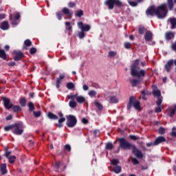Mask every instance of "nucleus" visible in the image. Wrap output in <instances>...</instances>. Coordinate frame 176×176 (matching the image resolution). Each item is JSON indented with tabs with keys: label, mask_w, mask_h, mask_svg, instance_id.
I'll use <instances>...</instances> for the list:
<instances>
[{
	"label": "nucleus",
	"mask_w": 176,
	"mask_h": 176,
	"mask_svg": "<svg viewBox=\"0 0 176 176\" xmlns=\"http://www.w3.org/2000/svg\"><path fill=\"white\" fill-rule=\"evenodd\" d=\"M140 60L136 59L131 65V76L138 78V80L131 79L130 83L132 87H137L139 83L144 82V78L146 75V72L144 69L140 70Z\"/></svg>",
	"instance_id": "nucleus-1"
},
{
	"label": "nucleus",
	"mask_w": 176,
	"mask_h": 176,
	"mask_svg": "<svg viewBox=\"0 0 176 176\" xmlns=\"http://www.w3.org/2000/svg\"><path fill=\"white\" fill-rule=\"evenodd\" d=\"M168 12V10H167V4L166 3L161 4L157 8L155 6H151L146 10V16H151V17L157 16V19H165Z\"/></svg>",
	"instance_id": "nucleus-2"
},
{
	"label": "nucleus",
	"mask_w": 176,
	"mask_h": 176,
	"mask_svg": "<svg viewBox=\"0 0 176 176\" xmlns=\"http://www.w3.org/2000/svg\"><path fill=\"white\" fill-rule=\"evenodd\" d=\"M118 142L120 146L118 147L119 149H124V151H130L132 148V153L137 157V159H142L144 157V154L142 151H141L135 144H131V143L129 142L124 138H120L118 140Z\"/></svg>",
	"instance_id": "nucleus-3"
},
{
	"label": "nucleus",
	"mask_w": 176,
	"mask_h": 176,
	"mask_svg": "<svg viewBox=\"0 0 176 176\" xmlns=\"http://www.w3.org/2000/svg\"><path fill=\"white\" fill-rule=\"evenodd\" d=\"M2 100L3 107L6 108V109L9 110L12 108L14 113H19V112H21V107L19 105H14L12 102H10V99L6 97H2Z\"/></svg>",
	"instance_id": "nucleus-4"
},
{
	"label": "nucleus",
	"mask_w": 176,
	"mask_h": 176,
	"mask_svg": "<svg viewBox=\"0 0 176 176\" xmlns=\"http://www.w3.org/2000/svg\"><path fill=\"white\" fill-rule=\"evenodd\" d=\"M104 5L107 6L109 10H113L114 8L120 9L124 6V4L120 0H106Z\"/></svg>",
	"instance_id": "nucleus-5"
},
{
	"label": "nucleus",
	"mask_w": 176,
	"mask_h": 176,
	"mask_svg": "<svg viewBox=\"0 0 176 176\" xmlns=\"http://www.w3.org/2000/svg\"><path fill=\"white\" fill-rule=\"evenodd\" d=\"M131 107H133L136 111H141V103L140 101L135 100L134 96H131L129 98V104L126 108L129 111H130L131 109Z\"/></svg>",
	"instance_id": "nucleus-6"
},
{
	"label": "nucleus",
	"mask_w": 176,
	"mask_h": 176,
	"mask_svg": "<svg viewBox=\"0 0 176 176\" xmlns=\"http://www.w3.org/2000/svg\"><path fill=\"white\" fill-rule=\"evenodd\" d=\"M12 132L13 134H15V135H21V134L24 133V125L23 124V122L14 124V128Z\"/></svg>",
	"instance_id": "nucleus-7"
},
{
	"label": "nucleus",
	"mask_w": 176,
	"mask_h": 176,
	"mask_svg": "<svg viewBox=\"0 0 176 176\" xmlns=\"http://www.w3.org/2000/svg\"><path fill=\"white\" fill-rule=\"evenodd\" d=\"M66 126H67V127L72 129V127H75V126H76V123H78V120L76 119V117H75V116H66Z\"/></svg>",
	"instance_id": "nucleus-8"
},
{
	"label": "nucleus",
	"mask_w": 176,
	"mask_h": 176,
	"mask_svg": "<svg viewBox=\"0 0 176 176\" xmlns=\"http://www.w3.org/2000/svg\"><path fill=\"white\" fill-rule=\"evenodd\" d=\"M66 166L63 164V162L56 161L54 166V171L56 173H63L66 168Z\"/></svg>",
	"instance_id": "nucleus-9"
},
{
	"label": "nucleus",
	"mask_w": 176,
	"mask_h": 176,
	"mask_svg": "<svg viewBox=\"0 0 176 176\" xmlns=\"http://www.w3.org/2000/svg\"><path fill=\"white\" fill-rule=\"evenodd\" d=\"M58 116L60 118L58 119V123L55 124L54 126L58 129H61V127H64V124L63 123L65 122V117H64V114L61 111L58 113Z\"/></svg>",
	"instance_id": "nucleus-10"
},
{
	"label": "nucleus",
	"mask_w": 176,
	"mask_h": 176,
	"mask_svg": "<svg viewBox=\"0 0 176 176\" xmlns=\"http://www.w3.org/2000/svg\"><path fill=\"white\" fill-rule=\"evenodd\" d=\"M12 56L14 61H20L24 57V54L21 51H14L12 52Z\"/></svg>",
	"instance_id": "nucleus-11"
},
{
	"label": "nucleus",
	"mask_w": 176,
	"mask_h": 176,
	"mask_svg": "<svg viewBox=\"0 0 176 176\" xmlns=\"http://www.w3.org/2000/svg\"><path fill=\"white\" fill-rule=\"evenodd\" d=\"M77 25L78 28L84 32H87L90 31V28H91L90 25H86V24L84 25L83 22L80 21V22H78Z\"/></svg>",
	"instance_id": "nucleus-12"
},
{
	"label": "nucleus",
	"mask_w": 176,
	"mask_h": 176,
	"mask_svg": "<svg viewBox=\"0 0 176 176\" xmlns=\"http://www.w3.org/2000/svg\"><path fill=\"white\" fill-rule=\"evenodd\" d=\"M20 17H21V15H20V12L16 13L14 16V18H13L12 15H10V20L11 21V24H12V25H17V24H19V21H17V20H19Z\"/></svg>",
	"instance_id": "nucleus-13"
},
{
	"label": "nucleus",
	"mask_w": 176,
	"mask_h": 176,
	"mask_svg": "<svg viewBox=\"0 0 176 176\" xmlns=\"http://www.w3.org/2000/svg\"><path fill=\"white\" fill-rule=\"evenodd\" d=\"M163 142H167V140H166V138L164 136H158L153 142V146H156L157 145H160V144H163Z\"/></svg>",
	"instance_id": "nucleus-14"
},
{
	"label": "nucleus",
	"mask_w": 176,
	"mask_h": 176,
	"mask_svg": "<svg viewBox=\"0 0 176 176\" xmlns=\"http://www.w3.org/2000/svg\"><path fill=\"white\" fill-rule=\"evenodd\" d=\"M153 39V33H152L151 30L146 31L144 34V40L146 41V42H152Z\"/></svg>",
	"instance_id": "nucleus-15"
},
{
	"label": "nucleus",
	"mask_w": 176,
	"mask_h": 176,
	"mask_svg": "<svg viewBox=\"0 0 176 176\" xmlns=\"http://www.w3.org/2000/svg\"><path fill=\"white\" fill-rule=\"evenodd\" d=\"M174 65V60L170 59L167 61L166 64L164 65V69L166 72H170L171 71V68L173 67V65Z\"/></svg>",
	"instance_id": "nucleus-16"
},
{
	"label": "nucleus",
	"mask_w": 176,
	"mask_h": 176,
	"mask_svg": "<svg viewBox=\"0 0 176 176\" xmlns=\"http://www.w3.org/2000/svg\"><path fill=\"white\" fill-rule=\"evenodd\" d=\"M62 12L65 16H69V19H72V14H74V12L70 11L67 8H63L62 10Z\"/></svg>",
	"instance_id": "nucleus-17"
},
{
	"label": "nucleus",
	"mask_w": 176,
	"mask_h": 176,
	"mask_svg": "<svg viewBox=\"0 0 176 176\" xmlns=\"http://www.w3.org/2000/svg\"><path fill=\"white\" fill-rule=\"evenodd\" d=\"M167 112L169 118H174L176 112V104L173 107L169 108V109L167 110Z\"/></svg>",
	"instance_id": "nucleus-18"
},
{
	"label": "nucleus",
	"mask_w": 176,
	"mask_h": 176,
	"mask_svg": "<svg viewBox=\"0 0 176 176\" xmlns=\"http://www.w3.org/2000/svg\"><path fill=\"white\" fill-rule=\"evenodd\" d=\"M65 78V74H62L59 76V78H56V87L58 89L60 87V85H61V80Z\"/></svg>",
	"instance_id": "nucleus-19"
},
{
	"label": "nucleus",
	"mask_w": 176,
	"mask_h": 176,
	"mask_svg": "<svg viewBox=\"0 0 176 176\" xmlns=\"http://www.w3.org/2000/svg\"><path fill=\"white\" fill-rule=\"evenodd\" d=\"M0 171L2 175L8 174V169H6V164H1L0 166Z\"/></svg>",
	"instance_id": "nucleus-20"
},
{
	"label": "nucleus",
	"mask_w": 176,
	"mask_h": 176,
	"mask_svg": "<svg viewBox=\"0 0 176 176\" xmlns=\"http://www.w3.org/2000/svg\"><path fill=\"white\" fill-rule=\"evenodd\" d=\"M174 38V33L173 32H167L165 33L166 41H171Z\"/></svg>",
	"instance_id": "nucleus-21"
},
{
	"label": "nucleus",
	"mask_w": 176,
	"mask_h": 176,
	"mask_svg": "<svg viewBox=\"0 0 176 176\" xmlns=\"http://www.w3.org/2000/svg\"><path fill=\"white\" fill-rule=\"evenodd\" d=\"M168 21L171 24V30H174V28H176V19L174 17L170 18Z\"/></svg>",
	"instance_id": "nucleus-22"
},
{
	"label": "nucleus",
	"mask_w": 176,
	"mask_h": 176,
	"mask_svg": "<svg viewBox=\"0 0 176 176\" xmlns=\"http://www.w3.org/2000/svg\"><path fill=\"white\" fill-rule=\"evenodd\" d=\"M0 28L3 31H6V30H9V23H8V21H3L0 25Z\"/></svg>",
	"instance_id": "nucleus-23"
},
{
	"label": "nucleus",
	"mask_w": 176,
	"mask_h": 176,
	"mask_svg": "<svg viewBox=\"0 0 176 176\" xmlns=\"http://www.w3.org/2000/svg\"><path fill=\"white\" fill-rule=\"evenodd\" d=\"M109 102L110 104H118L119 102V100L116 96H109Z\"/></svg>",
	"instance_id": "nucleus-24"
},
{
	"label": "nucleus",
	"mask_w": 176,
	"mask_h": 176,
	"mask_svg": "<svg viewBox=\"0 0 176 176\" xmlns=\"http://www.w3.org/2000/svg\"><path fill=\"white\" fill-rule=\"evenodd\" d=\"M47 118H49V119H51V120H57V119H58V116L52 112H48Z\"/></svg>",
	"instance_id": "nucleus-25"
},
{
	"label": "nucleus",
	"mask_w": 176,
	"mask_h": 176,
	"mask_svg": "<svg viewBox=\"0 0 176 176\" xmlns=\"http://www.w3.org/2000/svg\"><path fill=\"white\" fill-rule=\"evenodd\" d=\"M28 108L29 112H34L35 111V105H34V103L32 102H28Z\"/></svg>",
	"instance_id": "nucleus-26"
},
{
	"label": "nucleus",
	"mask_w": 176,
	"mask_h": 176,
	"mask_svg": "<svg viewBox=\"0 0 176 176\" xmlns=\"http://www.w3.org/2000/svg\"><path fill=\"white\" fill-rule=\"evenodd\" d=\"M76 101L78 103V104H83V102H85L86 101V98L82 96H78L77 95V98Z\"/></svg>",
	"instance_id": "nucleus-27"
},
{
	"label": "nucleus",
	"mask_w": 176,
	"mask_h": 176,
	"mask_svg": "<svg viewBox=\"0 0 176 176\" xmlns=\"http://www.w3.org/2000/svg\"><path fill=\"white\" fill-rule=\"evenodd\" d=\"M0 58L2 60H6L8 58V56L6 55V52L5 50L0 49Z\"/></svg>",
	"instance_id": "nucleus-28"
},
{
	"label": "nucleus",
	"mask_w": 176,
	"mask_h": 176,
	"mask_svg": "<svg viewBox=\"0 0 176 176\" xmlns=\"http://www.w3.org/2000/svg\"><path fill=\"white\" fill-rule=\"evenodd\" d=\"M19 104L21 107H25L27 105V99H25L24 97H22L19 99Z\"/></svg>",
	"instance_id": "nucleus-29"
},
{
	"label": "nucleus",
	"mask_w": 176,
	"mask_h": 176,
	"mask_svg": "<svg viewBox=\"0 0 176 176\" xmlns=\"http://www.w3.org/2000/svg\"><path fill=\"white\" fill-rule=\"evenodd\" d=\"M153 96H154V97H157V98L162 97V92L159 89H155L153 91Z\"/></svg>",
	"instance_id": "nucleus-30"
},
{
	"label": "nucleus",
	"mask_w": 176,
	"mask_h": 176,
	"mask_svg": "<svg viewBox=\"0 0 176 176\" xmlns=\"http://www.w3.org/2000/svg\"><path fill=\"white\" fill-rule=\"evenodd\" d=\"M145 31H146V29L145 28V27L142 25L139 26L138 34H140V35H144V34H145Z\"/></svg>",
	"instance_id": "nucleus-31"
},
{
	"label": "nucleus",
	"mask_w": 176,
	"mask_h": 176,
	"mask_svg": "<svg viewBox=\"0 0 176 176\" xmlns=\"http://www.w3.org/2000/svg\"><path fill=\"white\" fill-rule=\"evenodd\" d=\"M169 10L174 9V0H167Z\"/></svg>",
	"instance_id": "nucleus-32"
},
{
	"label": "nucleus",
	"mask_w": 176,
	"mask_h": 176,
	"mask_svg": "<svg viewBox=\"0 0 176 176\" xmlns=\"http://www.w3.org/2000/svg\"><path fill=\"white\" fill-rule=\"evenodd\" d=\"M105 149L107 151H112V149H113V144L112 142H107L105 146Z\"/></svg>",
	"instance_id": "nucleus-33"
},
{
	"label": "nucleus",
	"mask_w": 176,
	"mask_h": 176,
	"mask_svg": "<svg viewBox=\"0 0 176 176\" xmlns=\"http://www.w3.org/2000/svg\"><path fill=\"white\" fill-rule=\"evenodd\" d=\"M113 172L116 174H119V173H120L122 171V166H116L113 168Z\"/></svg>",
	"instance_id": "nucleus-34"
},
{
	"label": "nucleus",
	"mask_w": 176,
	"mask_h": 176,
	"mask_svg": "<svg viewBox=\"0 0 176 176\" xmlns=\"http://www.w3.org/2000/svg\"><path fill=\"white\" fill-rule=\"evenodd\" d=\"M77 97H78V94H70V95L67 96V98L69 100H72V101H75V99L76 100Z\"/></svg>",
	"instance_id": "nucleus-35"
},
{
	"label": "nucleus",
	"mask_w": 176,
	"mask_h": 176,
	"mask_svg": "<svg viewBox=\"0 0 176 176\" xmlns=\"http://www.w3.org/2000/svg\"><path fill=\"white\" fill-rule=\"evenodd\" d=\"M162 102H163V97L160 96L157 98V101L155 102L157 107H160L162 105Z\"/></svg>",
	"instance_id": "nucleus-36"
},
{
	"label": "nucleus",
	"mask_w": 176,
	"mask_h": 176,
	"mask_svg": "<svg viewBox=\"0 0 176 176\" xmlns=\"http://www.w3.org/2000/svg\"><path fill=\"white\" fill-rule=\"evenodd\" d=\"M94 104H95L96 108H98V111H102L103 107H102V104H101V103H100V102L95 101Z\"/></svg>",
	"instance_id": "nucleus-37"
},
{
	"label": "nucleus",
	"mask_w": 176,
	"mask_h": 176,
	"mask_svg": "<svg viewBox=\"0 0 176 176\" xmlns=\"http://www.w3.org/2000/svg\"><path fill=\"white\" fill-rule=\"evenodd\" d=\"M65 24L66 25V31H72V26L70 22L67 21Z\"/></svg>",
	"instance_id": "nucleus-38"
},
{
	"label": "nucleus",
	"mask_w": 176,
	"mask_h": 176,
	"mask_svg": "<svg viewBox=\"0 0 176 176\" xmlns=\"http://www.w3.org/2000/svg\"><path fill=\"white\" fill-rule=\"evenodd\" d=\"M14 127V124H12V125H8L4 127V130L6 131H10V130H12V131H13V129Z\"/></svg>",
	"instance_id": "nucleus-39"
},
{
	"label": "nucleus",
	"mask_w": 176,
	"mask_h": 176,
	"mask_svg": "<svg viewBox=\"0 0 176 176\" xmlns=\"http://www.w3.org/2000/svg\"><path fill=\"white\" fill-rule=\"evenodd\" d=\"M8 160H9V163H10V164H13V163H14V162H16V156L12 155L8 157Z\"/></svg>",
	"instance_id": "nucleus-40"
},
{
	"label": "nucleus",
	"mask_w": 176,
	"mask_h": 176,
	"mask_svg": "<svg viewBox=\"0 0 176 176\" xmlns=\"http://www.w3.org/2000/svg\"><path fill=\"white\" fill-rule=\"evenodd\" d=\"M84 15L83 10H78L76 13V17H82Z\"/></svg>",
	"instance_id": "nucleus-41"
},
{
	"label": "nucleus",
	"mask_w": 176,
	"mask_h": 176,
	"mask_svg": "<svg viewBox=\"0 0 176 176\" xmlns=\"http://www.w3.org/2000/svg\"><path fill=\"white\" fill-rule=\"evenodd\" d=\"M69 106L70 108H76V102H75V100L69 101Z\"/></svg>",
	"instance_id": "nucleus-42"
},
{
	"label": "nucleus",
	"mask_w": 176,
	"mask_h": 176,
	"mask_svg": "<svg viewBox=\"0 0 176 176\" xmlns=\"http://www.w3.org/2000/svg\"><path fill=\"white\" fill-rule=\"evenodd\" d=\"M56 17H57V19H58V20H63V12H57L56 13Z\"/></svg>",
	"instance_id": "nucleus-43"
},
{
	"label": "nucleus",
	"mask_w": 176,
	"mask_h": 176,
	"mask_svg": "<svg viewBox=\"0 0 176 176\" xmlns=\"http://www.w3.org/2000/svg\"><path fill=\"white\" fill-rule=\"evenodd\" d=\"M33 115L34 118H40L41 115H42V112L41 111H33Z\"/></svg>",
	"instance_id": "nucleus-44"
},
{
	"label": "nucleus",
	"mask_w": 176,
	"mask_h": 176,
	"mask_svg": "<svg viewBox=\"0 0 176 176\" xmlns=\"http://www.w3.org/2000/svg\"><path fill=\"white\" fill-rule=\"evenodd\" d=\"M128 3L130 5V6H132L133 8H135V6H138L137 1H128Z\"/></svg>",
	"instance_id": "nucleus-45"
},
{
	"label": "nucleus",
	"mask_w": 176,
	"mask_h": 176,
	"mask_svg": "<svg viewBox=\"0 0 176 176\" xmlns=\"http://www.w3.org/2000/svg\"><path fill=\"white\" fill-rule=\"evenodd\" d=\"M74 87H75V85L69 82H67V88L69 89V90H72V89H74Z\"/></svg>",
	"instance_id": "nucleus-46"
},
{
	"label": "nucleus",
	"mask_w": 176,
	"mask_h": 176,
	"mask_svg": "<svg viewBox=\"0 0 176 176\" xmlns=\"http://www.w3.org/2000/svg\"><path fill=\"white\" fill-rule=\"evenodd\" d=\"M24 45L25 46H27L28 47L31 46V45H32V42H31V41L30 39H26L24 41Z\"/></svg>",
	"instance_id": "nucleus-47"
},
{
	"label": "nucleus",
	"mask_w": 176,
	"mask_h": 176,
	"mask_svg": "<svg viewBox=\"0 0 176 176\" xmlns=\"http://www.w3.org/2000/svg\"><path fill=\"white\" fill-rule=\"evenodd\" d=\"M88 94L90 97H94L97 96V91H96L95 90H91L88 93Z\"/></svg>",
	"instance_id": "nucleus-48"
},
{
	"label": "nucleus",
	"mask_w": 176,
	"mask_h": 176,
	"mask_svg": "<svg viewBox=\"0 0 176 176\" xmlns=\"http://www.w3.org/2000/svg\"><path fill=\"white\" fill-rule=\"evenodd\" d=\"M78 36L80 39H83L85 38V32L82 31L79 32L78 34Z\"/></svg>",
	"instance_id": "nucleus-49"
},
{
	"label": "nucleus",
	"mask_w": 176,
	"mask_h": 176,
	"mask_svg": "<svg viewBox=\"0 0 176 176\" xmlns=\"http://www.w3.org/2000/svg\"><path fill=\"white\" fill-rule=\"evenodd\" d=\"M158 133L159 134H165L166 133V129H164V127H160V129H158Z\"/></svg>",
	"instance_id": "nucleus-50"
},
{
	"label": "nucleus",
	"mask_w": 176,
	"mask_h": 176,
	"mask_svg": "<svg viewBox=\"0 0 176 176\" xmlns=\"http://www.w3.org/2000/svg\"><path fill=\"white\" fill-rule=\"evenodd\" d=\"M129 140H132V141H137L138 140V136H135L134 135H130L129 136Z\"/></svg>",
	"instance_id": "nucleus-51"
},
{
	"label": "nucleus",
	"mask_w": 176,
	"mask_h": 176,
	"mask_svg": "<svg viewBox=\"0 0 176 176\" xmlns=\"http://www.w3.org/2000/svg\"><path fill=\"white\" fill-rule=\"evenodd\" d=\"M170 135L172 137H176V127L175 126L172 128V131L170 133Z\"/></svg>",
	"instance_id": "nucleus-52"
},
{
	"label": "nucleus",
	"mask_w": 176,
	"mask_h": 176,
	"mask_svg": "<svg viewBox=\"0 0 176 176\" xmlns=\"http://www.w3.org/2000/svg\"><path fill=\"white\" fill-rule=\"evenodd\" d=\"M12 155V151H8V148H6V153H4L3 156L6 158L9 157V155Z\"/></svg>",
	"instance_id": "nucleus-53"
},
{
	"label": "nucleus",
	"mask_w": 176,
	"mask_h": 176,
	"mask_svg": "<svg viewBox=\"0 0 176 176\" xmlns=\"http://www.w3.org/2000/svg\"><path fill=\"white\" fill-rule=\"evenodd\" d=\"M117 53L115 51H110L109 52V57L111 58V57H115V56H116Z\"/></svg>",
	"instance_id": "nucleus-54"
},
{
	"label": "nucleus",
	"mask_w": 176,
	"mask_h": 176,
	"mask_svg": "<svg viewBox=\"0 0 176 176\" xmlns=\"http://www.w3.org/2000/svg\"><path fill=\"white\" fill-rule=\"evenodd\" d=\"M65 151H67V152H71V146L69 144H66L64 146Z\"/></svg>",
	"instance_id": "nucleus-55"
},
{
	"label": "nucleus",
	"mask_w": 176,
	"mask_h": 176,
	"mask_svg": "<svg viewBox=\"0 0 176 176\" xmlns=\"http://www.w3.org/2000/svg\"><path fill=\"white\" fill-rule=\"evenodd\" d=\"M124 46L125 49H131V44L129 42H125Z\"/></svg>",
	"instance_id": "nucleus-56"
},
{
	"label": "nucleus",
	"mask_w": 176,
	"mask_h": 176,
	"mask_svg": "<svg viewBox=\"0 0 176 176\" xmlns=\"http://www.w3.org/2000/svg\"><path fill=\"white\" fill-rule=\"evenodd\" d=\"M30 53L31 54H35V53H36V48H35V47L30 48Z\"/></svg>",
	"instance_id": "nucleus-57"
},
{
	"label": "nucleus",
	"mask_w": 176,
	"mask_h": 176,
	"mask_svg": "<svg viewBox=\"0 0 176 176\" xmlns=\"http://www.w3.org/2000/svg\"><path fill=\"white\" fill-rule=\"evenodd\" d=\"M119 163V160H118L117 159H113L111 161V164H113V166H117V164Z\"/></svg>",
	"instance_id": "nucleus-58"
},
{
	"label": "nucleus",
	"mask_w": 176,
	"mask_h": 176,
	"mask_svg": "<svg viewBox=\"0 0 176 176\" xmlns=\"http://www.w3.org/2000/svg\"><path fill=\"white\" fill-rule=\"evenodd\" d=\"M155 112L156 113H160V112H162V106H157V107L155 108Z\"/></svg>",
	"instance_id": "nucleus-59"
},
{
	"label": "nucleus",
	"mask_w": 176,
	"mask_h": 176,
	"mask_svg": "<svg viewBox=\"0 0 176 176\" xmlns=\"http://www.w3.org/2000/svg\"><path fill=\"white\" fill-rule=\"evenodd\" d=\"M132 163L133 164H140V162L137 158H132Z\"/></svg>",
	"instance_id": "nucleus-60"
},
{
	"label": "nucleus",
	"mask_w": 176,
	"mask_h": 176,
	"mask_svg": "<svg viewBox=\"0 0 176 176\" xmlns=\"http://www.w3.org/2000/svg\"><path fill=\"white\" fill-rule=\"evenodd\" d=\"M69 8H75L76 6V3L74 2H69L68 3Z\"/></svg>",
	"instance_id": "nucleus-61"
},
{
	"label": "nucleus",
	"mask_w": 176,
	"mask_h": 176,
	"mask_svg": "<svg viewBox=\"0 0 176 176\" xmlns=\"http://www.w3.org/2000/svg\"><path fill=\"white\" fill-rule=\"evenodd\" d=\"M82 123H83V124H87V123H89V120L84 118L82 119Z\"/></svg>",
	"instance_id": "nucleus-62"
},
{
	"label": "nucleus",
	"mask_w": 176,
	"mask_h": 176,
	"mask_svg": "<svg viewBox=\"0 0 176 176\" xmlns=\"http://www.w3.org/2000/svg\"><path fill=\"white\" fill-rule=\"evenodd\" d=\"M8 67H14L16 65L15 62H10L8 63Z\"/></svg>",
	"instance_id": "nucleus-63"
},
{
	"label": "nucleus",
	"mask_w": 176,
	"mask_h": 176,
	"mask_svg": "<svg viewBox=\"0 0 176 176\" xmlns=\"http://www.w3.org/2000/svg\"><path fill=\"white\" fill-rule=\"evenodd\" d=\"M171 47L175 52L176 51V41L172 43Z\"/></svg>",
	"instance_id": "nucleus-64"
}]
</instances>
